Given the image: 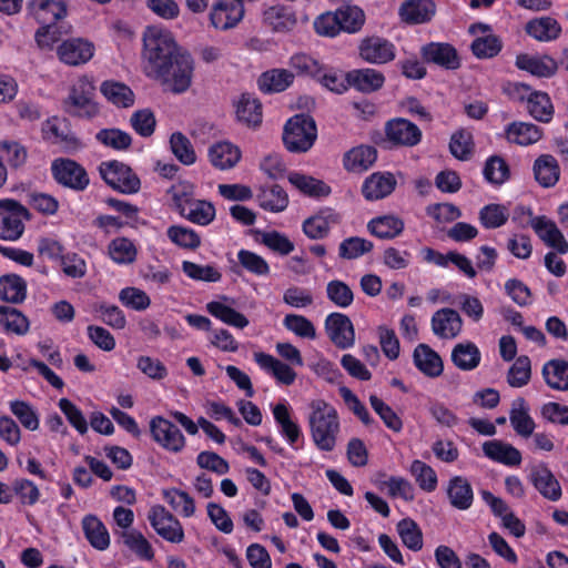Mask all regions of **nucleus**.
Listing matches in <instances>:
<instances>
[{
	"mask_svg": "<svg viewBox=\"0 0 568 568\" xmlns=\"http://www.w3.org/2000/svg\"><path fill=\"white\" fill-rule=\"evenodd\" d=\"M257 201L262 209L271 212H282L288 205L286 192L277 184L262 189L257 194Z\"/></svg>",
	"mask_w": 568,
	"mask_h": 568,
	"instance_id": "43",
	"label": "nucleus"
},
{
	"mask_svg": "<svg viewBox=\"0 0 568 568\" xmlns=\"http://www.w3.org/2000/svg\"><path fill=\"white\" fill-rule=\"evenodd\" d=\"M413 359L415 366L428 377H438L443 373L444 365L440 356L426 344L416 346Z\"/></svg>",
	"mask_w": 568,
	"mask_h": 568,
	"instance_id": "26",
	"label": "nucleus"
},
{
	"mask_svg": "<svg viewBox=\"0 0 568 568\" xmlns=\"http://www.w3.org/2000/svg\"><path fill=\"white\" fill-rule=\"evenodd\" d=\"M483 452L489 459L506 466H518L521 463L520 452L508 443L488 440L483 444Z\"/></svg>",
	"mask_w": 568,
	"mask_h": 568,
	"instance_id": "25",
	"label": "nucleus"
},
{
	"mask_svg": "<svg viewBox=\"0 0 568 568\" xmlns=\"http://www.w3.org/2000/svg\"><path fill=\"white\" fill-rule=\"evenodd\" d=\"M294 80V73H261L257 79L258 89L266 94L282 92Z\"/></svg>",
	"mask_w": 568,
	"mask_h": 568,
	"instance_id": "54",
	"label": "nucleus"
},
{
	"mask_svg": "<svg viewBox=\"0 0 568 568\" xmlns=\"http://www.w3.org/2000/svg\"><path fill=\"white\" fill-rule=\"evenodd\" d=\"M377 159V150L371 145H359L344 154L343 164L348 172L362 173L367 171Z\"/></svg>",
	"mask_w": 568,
	"mask_h": 568,
	"instance_id": "24",
	"label": "nucleus"
},
{
	"mask_svg": "<svg viewBox=\"0 0 568 568\" xmlns=\"http://www.w3.org/2000/svg\"><path fill=\"white\" fill-rule=\"evenodd\" d=\"M474 142L469 131L462 129L455 132L449 142L450 153L460 161H466L473 153Z\"/></svg>",
	"mask_w": 568,
	"mask_h": 568,
	"instance_id": "59",
	"label": "nucleus"
},
{
	"mask_svg": "<svg viewBox=\"0 0 568 568\" xmlns=\"http://www.w3.org/2000/svg\"><path fill=\"white\" fill-rule=\"evenodd\" d=\"M148 519L152 528L164 540L172 544H180L184 540L182 524L164 506L152 507L148 514Z\"/></svg>",
	"mask_w": 568,
	"mask_h": 568,
	"instance_id": "9",
	"label": "nucleus"
},
{
	"mask_svg": "<svg viewBox=\"0 0 568 568\" xmlns=\"http://www.w3.org/2000/svg\"><path fill=\"white\" fill-rule=\"evenodd\" d=\"M531 376V365L528 356H519L510 366L507 374V382L511 387H523L527 385Z\"/></svg>",
	"mask_w": 568,
	"mask_h": 568,
	"instance_id": "61",
	"label": "nucleus"
},
{
	"mask_svg": "<svg viewBox=\"0 0 568 568\" xmlns=\"http://www.w3.org/2000/svg\"><path fill=\"white\" fill-rule=\"evenodd\" d=\"M95 139L101 144L119 151L126 150L132 144L131 135L120 129H102L95 134Z\"/></svg>",
	"mask_w": 568,
	"mask_h": 568,
	"instance_id": "62",
	"label": "nucleus"
},
{
	"mask_svg": "<svg viewBox=\"0 0 568 568\" xmlns=\"http://www.w3.org/2000/svg\"><path fill=\"white\" fill-rule=\"evenodd\" d=\"M28 12L41 24H51L67 16V4L61 0H27Z\"/></svg>",
	"mask_w": 568,
	"mask_h": 568,
	"instance_id": "20",
	"label": "nucleus"
},
{
	"mask_svg": "<svg viewBox=\"0 0 568 568\" xmlns=\"http://www.w3.org/2000/svg\"><path fill=\"white\" fill-rule=\"evenodd\" d=\"M308 407V427L314 445L322 452H332L341 432L337 410L324 399H314Z\"/></svg>",
	"mask_w": 568,
	"mask_h": 568,
	"instance_id": "2",
	"label": "nucleus"
},
{
	"mask_svg": "<svg viewBox=\"0 0 568 568\" xmlns=\"http://www.w3.org/2000/svg\"><path fill=\"white\" fill-rule=\"evenodd\" d=\"M206 310L212 316L236 328H244L248 325V320L242 313L219 301L207 303Z\"/></svg>",
	"mask_w": 568,
	"mask_h": 568,
	"instance_id": "45",
	"label": "nucleus"
},
{
	"mask_svg": "<svg viewBox=\"0 0 568 568\" xmlns=\"http://www.w3.org/2000/svg\"><path fill=\"white\" fill-rule=\"evenodd\" d=\"M119 536L125 547L139 558L144 560H152L154 558V550L141 531L136 529L122 530L119 532Z\"/></svg>",
	"mask_w": 568,
	"mask_h": 568,
	"instance_id": "42",
	"label": "nucleus"
},
{
	"mask_svg": "<svg viewBox=\"0 0 568 568\" xmlns=\"http://www.w3.org/2000/svg\"><path fill=\"white\" fill-rule=\"evenodd\" d=\"M27 297V283L17 274L0 276V298L2 301L19 304Z\"/></svg>",
	"mask_w": 568,
	"mask_h": 568,
	"instance_id": "36",
	"label": "nucleus"
},
{
	"mask_svg": "<svg viewBox=\"0 0 568 568\" xmlns=\"http://www.w3.org/2000/svg\"><path fill=\"white\" fill-rule=\"evenodd\" d=\"M509 214L501 204H487L479 211V221L486 229H497L508 221Z\"/></svg>",
	"mask_w": 568,
	"mask_h": 568,
	"instance_id": "57",
	"label": "nucleus"
},
{
	"mask_svg": "<svg viewBox=\"0 0 568 568\" xmlns=\"http://www.w3.org/2000/svg\"><path fill=\"white\" fill-rule=\"evenodd\" d=\"M150 433L153 440L169 452L180 453L185 446V437L180 428L162 416L151 418Z\"/></svg>",
	"mask_w": 568,
	"mask_h": 568,
	"instance_id": "10",
	"label": "nucleus"
},
{
	"mask_svg": "<svg viewBox=\"0 0 568 568\" xmlns=\"http://www.w3.org/2000/svg\"><path fill=\"white\" fill-rule=\"evenodd\" d=\"M397 181L390 172H375L364 181L362 193L368 201L382 200L395 190Z\"/></svg>",
	"mask_w": 568,
	"mask_h": 568,
	"instance_id": "21",
	"label": "nucleus"
},
{
	"mask_svg": "<svg viewBox=\"0 0 568 568\" xmlns=\"http://www.w3.org/2000/svg\"><path fill=\"white\" fill-rule=\"evenodd\" d=\"M423 62L435 64L445 70L460 68V58L457 50L447 42H429L420 48Z\"/></svg>",
	"mask_w": 568,
	"mask_h": 568,
	"instance_id": "12",
	"label": "nucleus"
},
{
	"mask_svg": "<svg viewBox=\"0 0 568 568\" xmlns=\"http://www.w3.org/2000/svg\"><path fill=\"white\" fill-rule=\"evenodd\" d=\"M509 420L517 435L528 438L534 434L536 425L529 415V409L523 397H518L513 402Z\"/></svg>",
	"mask_w": 568,
	"mask_h": 568,
	"instance_id": "30",
	"label": "nucleus"
},
{
	"mask_svg": "<svg viewBox=\"0 0 568 568\" xmlns=\"http://www.w3.org/2000/svg\"><path fill=\"white\" fill-rule=\"evenodd\" d=\"M526 33L540 42H550L561 34V26L552 17H539L529 20L525 26Z\"/></svg>",
	"mask_w": 568,
	"mask_h": 568,
	"instance_id": "23",
	"label": "nucleus"
},
{
	"mask_svg": "<svg viewBox=\"0 0 568 568\" xmlns=\"http://www.w3.org/2000/svg\"><path fill=\"white\" fill-rule=\"evenodd\" d=\"M546 384L557 390H568V362L550 359L542 367Z\"/></svg>",
	"mask_w": 568,
	"mask_h": 568,
	"instance_id": "39",
	"label": "nucleus"
},
{
	"mask_svg": "<svg viewBox=\"0 0 568 568\" xmlns=\"http://www.w3.org/2000/svg\"><path fill=\"white\" fill-rule=\"evenodd\" d=\"M42 138L52 144H57L67 152L78 151L82 148L81 140L72 131L67 118L51 116L42 123Z\"/></svg>",
	"mask_w": 568,
	"mask_h": 568,
	"instance_id": "7",
	"label": "nucleus"
},
{
	"mask_svg": "<svg viewBox=\"0 0 568 568\" xmlns=\"http://www.w3.org/2000/svg\"><path fill=\"white\" fill-rule=\"evenodd\" d=\"M209 158L212 165L220 170L234 168L241 159V151L230 142H217L210 146Z\"/></svg>",
	"mask_w": 568,
	"mask_h": 568,
	"instance_id": "31",
	"label": "nucleus"
},
{
	"mask_svg": "<svg viewBox=\"0 0 568 568\" xmlns=\"http://www.w3.org/2000/svg\"><path fill=\"white\" fill-rule=\"evenodd\" d=\"M0 325L17 335H24L29 331L28 318L17 308L6 305H0Z\"/></svg>",
	"mask_w": 568,
	"mask_h": 568,
	"instance_id": "46",
	"label": "nucleus"
},
{
	"mask_svg": "<svg viewBox=\"0 0 568 568\" xmlns=\"http://www.w3.org/2000/svg\"><path fill=\"white\" fill-rule=\"evenodd\" d=\"M535 488L546 498L557 500L561 496L560 485L551 471L542 466L531 471Z\"/></svg>",
	"mask_w": 568,
	"mask_h": 568,
	"instance_id": "40",
	"label": "nucleus"
},
{
	"mask_svg": "<svg viewBox=\"0 0 568 568\" xmlns=\"http://www.w3.org/2000/svg\"><path fill=\"white\" fill-rule=\"evenodd\" d=\"M402 542L410 550L418 551L423 548V532L415 520L404 518L396 526Z\"/></svg>",
	"mask_w": 568,
	"mask_h": 568,
	"instance_id": "49",
	"label": "nucleus"
},
{
	"mask_svg": "<svg viewBox=\"0 0 568 568\" xmlns=\"http://www.w3.org/2000/svg\"><path fill=\"white\" fill-rule=\"evenodd\" d=\"M100 91L110 103L118 108H131L135 102L134 92L122 82L103 81Z\"/></svg>",
	"mask_w": 568,
	"mask_h": 568,
	"instance_id": "33",
	"label": "nucleus"
},
{
	"mask_svg": "<svg viewBox=\"0 0 568 568\" xmlns=\"http://www.w3.org/2000/svg\"><path fill=\"white\" fill-rule=\"evenodd\" d=\"M528 224L548 246L555 248L560 254L568 252V242L555 222L541 215L532 217Z\"/></svg>",
	"mask_w": 568,
	"mask_h": 568,
	"instance_id": "18",
	"label": "nucleus"
},
{
	"mask_svg": "<svg viewBox=\"0 0 568 568\" xmlns=\"http://www.w3.org/2000/svg\"><path fill=\"white\" fill-rule=\"evenodd\" d=\"M336 14L341 21V29L347 33L358 32L365 23V13L357 6H342L336 9Z\"/></svg>",
	"mask_w": 568,
	"mask_h": 568,
	"instance_id": "47",
	"label": "nucleus"
},
{
	"mask_svg": "<svg viewBox=\"0 0 568 568\" xmlns=\"http://www.w3.org/2000/svg\"><path fill=\"white\" fill-rule=\"evenodd\" d=\"M273 416L280 427V432L291 446L302 436L300 425L293 420L288 406L285 403H278L273 407Z\"/></svg>",
	"mask_w": 568,
	"mask_h": 568,
	"instance_id": "35",
	"label": "nucleus"
},
{
	"mask_svg": "<svg viewBox=\"0 0 568 568\" xmlns=\"http://www.w3.org/2000/svg\"><path fill=\"white\" fill-rule=\"evenodd\" d=\"M163 89L172 93H182L186 91L192 82L191 73H148Z\"/></svg>",
	"mask_w": 568,
	"mask_h": 568,
	"instance_id": "52",
	"label": "nucleus"
},
{
	"mask_svg": "<svg viewBox=\"0 0 568 568\" xmlns=\"http://www.w3.org/2000/svg\"><path fill=\"white\" fill-rule=\"evenodd\" d=\"M27 150L17 141L0 142V162H7L11 168L18 169L27 161Z\"/></svg>",
	"mask_w": 568,
	"mask_h": 568,
	"instance_id": "63",
	"label": "nucleus"
},
{
	"mask_svg": "<svg viewBox=\"0 0 568 568\" xmlns=\"http://www.w3.org/2000/svg\"><path fill=\"white\" fill-rule=\"evenodd\" d=\"M288 181L301 192L310 196H326L331 189L323 181L301 173H291Z\"/></svg>",
	"mask_w": 568,
	"mask_h": 568,
	"instance_id": "51",
	"label": "nucleus"
},
{
	"mask_svg": "<svg viewBox=\"0 0 568 568\" xmlns=\"http://www.w3.org/2000/svg\"><path fill=\"white\" fill-rule=\"evenodd\" d=\"M483 173L487 182L495 185L504 184L510 176L508 164L498 155H493L486 161Z\"/></svg>",
	"mask_w": 568,
	"mask_h": 568,
	"instance_id": "55",
	"label": "nucleus"
},
{
	"mask_svg": "<svg viewBox=\"0 0 568 568\" xmlns=\"http://www.w3.org/2000/svg\"><path fill=\"white\" fill-rule=\"evenodd\" d=\"M264 22L274 31H288L296 24L295 16L284 7H271L263 13Z\"/></svg>",
	"mask_w": 568,
	"mask_h": 568,
	"instance_id": "48",
	"label": "nucleus"
},
{
	"mask_svg": "<svg viewBox=\"0 0 568 568\" xmlns=\"http://www.w3.org/2000/svg\"><path fill=\"white\" fill-rule=\"evenodd\" d=\"M462 328L463 318L454 308H440L432 316V331L440 338H455L460 334Z\"/></svg>",
	"mask_w": 568,
	"mask_h": 568,
	"instance_id": "19",
	"label": "nucleus"
},
{
	"mask_svg": "<svg viewBox=\"0 0 568 568\" xmlns=\"http://www.w3.org/2000/svg\"><path fill=\"white\" fill-rule=\"evenodd\" d=\"M170 145L173 154L181 163L191 165L196 161L191 141L181 132H175L171 135Z\"/></svg>",
	"mask_w": 568,
	"mask_h": 568,
	"instance_id": "60",
	"label": "nucleus"
},
{
	"mask_svg": "<svg viewBox=\"0 0 568 568\" xmlns=\"http://www.w3.org/2000/svg\"><path fill=\"white\" fill-rule=\"evenodd\" d=\"M130 124L139 135L149 138L155 131L156 119L151 109H141L132 113Z\"/></svg>",
	"mask_w": 568,
	"mask_h": 568,
	"instance_id": "64",
	"label": "nucleus"
},
{
	"mask_svg": "<svg viewBox=\"0 0 568 568\" xmlns=\"http://www.w3.org/2000/svg\"><path fill=\"white\" fill-rule=\"evenodd\" d=\"M99 172L109 186L121 193L134 194L141 189L139 176L123 162L116 160L102 162Z\"/></svg>",
	"mask_w": 568,
	"mask_h": 568,
	"instance_id": "6",
	"label": "nucleus"
},
{
	"mask_svg": "<svg viewBox=\"0 0 568 568\" xmlns=\"http://www.w3.org/2000/svg\"><path fill=\"white\" fill-rule=\"evenodd\" d=\"M317 138L315 120L308 114H295L285 124L283 142L285 148L293 153L308 151Z\"/></svg>",
	"mask_w": 568,
	"mask_h": 568,
	"instance_id": "4",
	"label": "nucleus"
},
{
	"mask_svg": "<svg viewBox=\"0 0 568 568\" xmlns=\"http://www.w3.org/2000/svg\"><path fill=\"white\" fill-rule=\"evenodd\" d=\"M254 359L261 368L272 373L280 383L287 386L294 383L296 373L290 365L263 352L255 353Z\"/></svg>",
	"mask_w": 568,
	"mask_h": 568,
	"instance_id": "28",
	"label": "nucleus"
},
{
	"mask_svg": "<svg viewBox=\"0 0 568 568\" xmlns=\"http://www.w3.org/2000/svg\"><path fill=\"white\" fill-rule=\"evenodd\" d=\"M82 529L87 540L98 550H105L110 546V535L105 525L93 515L82 519Z\"/></svg>",
	"mask_w": 568,
	"mask_h": 568,
	"instance_id": "34",
	"label": "nucleus"
},
{
	"mask_svg": "<svg viewBox=\"0 0 568 568\" xmlns=\"http://www.w3.org/2000/svg\"><path fill=\"white\" fill-rule=\"evenodd\" d=\"M327 298L336 306L346 308L354 301V293L348 284L339 280L329 281L326 285Z\"/></svg>",
	"mask_w": 568,
	"mask_h": 568,
	"instance_id": "56",
	"label": "nucleus"
},
{
	"mask_svg": "<svg viewBox=\"0 0 568 568\" xmlns=\"http://www.w3.org/2000/svg\"><path fill=\"white\" fill-rule=\"evenodd\" d=\"M236 118L248 126H257L262 122V104L250 93H243L235 104Z\"/></svg>",
	"mask_w": 568,
	"mask_h": 568,
	"instance_id": "37",
	"label": "nucleus"
},
{
	"mask_svg": "<svg viewBox=\"0 0 568 568\" xmlns=\"http://www.w3.org/2000/svg\"><path fill=\"white\" fill-rule=\"evenodd\" d=\"M109 255L118 264H131L136 258V247L126 237H116L109 244Z\"/></svg>",
	"mask_w": 568,
	"mask_h": 568,
	"instance_id": "53",
	"label": "nucleus"
},
{
	"mask_svg": "<svg viewBox=\"0 0 568 568\" xmlns=\"http://www.w3.org/2000/svg\"><path fill=\"white\" fill-rule=\"evenodd\" d=\"M358 50L361 58L372 64H384L396 57L395 45L389 40L377 36L363 39Z\"/></svg>",
	"mask_w": 568,
	"mask_h": 568,
	"instance_id": "14",
	"label": "nucleus"
},
{
	"mask_svg": "<svg viewBox=\"0 0 568 568\" xmlns=\"http://www.w3.org/2000/svg\"><path fill=\"white\" fill-rule=\"evenodd\" d=\"M31 213L13 199L0 200V239L18 240L24 231L23 221L31 220Z\"/></svg>",
	"mask_w": 568,
	"mask_h": 568,
	"instance_id": "5",
	"label": "nucleus"
},
{
	"mask_svg": "<svg viewBox=\"0 0 568 568\" xmlns=\"http://www.w3.org/2000/svg\"><path fill=\"white\" fill-rule=\"evenodd\" d=\"M452 362L462 371L475 369L480 363V352L473 342L459 343L453 348Z\"/></svg>",
	"mask_w": 568,
	"mask_h": 568,
	"instance_id": "41",
	"label": "nucleus"
},
{
	"mask_svg": "<svg viewBox=\"0 0 568 568\" xmlns=\"http://www.w3.org/2000/svg\"><path fill=\"white\" fill-rule=\"evenodd\" d=\"M404 221L395 215H383L372 219L367 223V230L374 236L382 240H393L404 231Z\"/></svg>",
	"mask_w": 568,
	"mask_h": 568,
	"instance_id": "32",
	"label": "nucleus"
},
{
	"mask_svg": "<svg viewBox=\"0 0 568 568\" xmlns=\"http://www.w3.org/2000/svg\"><path fill=\"white\" fill-rule=\"evenodd\" d=\"M51 172L57 183L77 192L84 191L90 183L85 169L71 159H55Z\"/></svg>",
	"mask_w": 568,
	"mask_h": 568,
	"instance_id": "8",
	"label": "nucleus"
},
{
	"mask_svg": "<svg viewBox=\"0 0 568 568\" xmlns=\"http://www.w3.org/2000/svg\"><path fill=\"white\" fill-rule=\"evenodd\" d=\"M542 136V130L532 123L513 122L506 129V138L509 142L519 145H529L538 142Z\"/></svg>",
	"mask_w": 568,
	"mask_h": 568,
	"instance_id": "38",
	"label": "nucleus"
},
{
	"mask_svg": "<svg viewBox=\"0 0 568 568\" xmlns=\"http://www.w3.org/2000/svg\"><path fill=\"white\" fill-rule=\"evenodd\" d=\"M373 248V242L359 236H351L339 243L338 256L343 260H356L371 253Z\"/></svg>",
	"mask_w": 568,
	"mask_h": 568,
	"instance_id": "50",
	"label": "nucleus"
},
{
	"mask_svg": "<svg viewBox=\"0 0 568 568\" xmlns=\"http://www.w3.org/2000/svg\"><path fill=\"white\" fill-rule=\"evenodd\" d=\"M244 16V6L233 0H220L212 7L210 20L214 28L229 30L234 28Z\"/></svg>",
	"mask_w": 568,
	"mask_h": 568,
	"instance_id": "16",
	"label": "nucleus"
},
{
	"mask_svg": "<svg viewBox=\"0 0 568 568\" xmlns=\"http://www.w3.org/2000/svg\"><path fill=\"white\" fill-rule=\"evenodd\" d=\"M410 474L414 476L420 489L430 493L437 487V475L435 470L422 460H414L410 465Z\"/></svg>",
	"mask_w": 568,
	"mask_h": 568,
	"instance_id": "58",
	"label": "nucleus"
},
{
	"mask_svg": "<svg viewBox=\"0 0 568 568\" xmlns=\"http://www.w3.org/2000/svg\"><path fill=\"white\" fill-rule=\"evenodd\" d=\"M536 181L542 187L554 186L560 176V168L555 156L550 154H541L538 156L532 166Z\"/></svg>",
	"mask_w": 568,
	"mask_h": 568,
	"instance_id": "29",
	"label": "nucleus"
},
{
	"mask_svg": "<svg viewBox=\"0 0 568 568\" xmlns=\"http://www.w3.org/2000/svg\"><path fill=\"white\" fill-rule=\"evenodd\" d=\"M435 9L432 0H407L400 6L399 16L406 23L420 24L432 20Z\"/></svg>",
	"mask_w": 568,
	"mask_h": 568,
	"instance_id": "22",
	"label": "nucleus"
},
{
	"mask_svg": "<svg viewBox=\"0 0 568 568\" xmlns=\"http://www.w3.org/2000/svg\"><path fill=\"white\" fill-rule=\"evenodd\" d=\"M527 110L529 114L537 121L548 123L554 115V105L549 95L541 91H536L530 94L527 102Z\"/></svg>",
	"mask_w": 568,
	"mask_h": 568,
	"instance_id": "44",
	"label": "nucleus"
},
{
	"mask_svg": "<svg viewBox=\"0 0 568 568\" xmlns=\"http://www.w3.org/2000/svg\"><path fill=\"white\" fill-rule=\"evenodd\" d=\"M447 496L450 505L459 510H467L471 507L474 491L470 483L463 476H455L449 479Z\"/></svg>",
	"mask_w": 568,
	"mask_h": 568,
	"instance_id": "27",
	"label": "nucleus"
},
{
	"mask_svg": "<svg viewBox=\"0 0 568 568\" xmlns=\"http://www.w3.org/2000/svg\"><path fill=\"white\" fill-rule=\"evenodd\" d=\"M143 58L155 71H193L190 51L180 45L173 33L162 26H148L142 36Z\"/></svg>",
	"mask_w": 568,
	"mask_h": 568,
	"instance_id": "1",
	"label": "nucleus"
},
{
	"mask_svg": "<svg viewBox=\"0 0 568 568\" xmlns=\"http://www.w3.org/2000/svg\"><path fill=\"white\" fill-rule=\"evenodd\" d=\"M325 329L331 342L341 349L355 343V329L351 318L342 313H332L325 320Z\"/></svg>",
	"mask_w": 568,
	"mask_h": 568,
	"instance_id": "13",
	"label": "nucleus"
},
{
	"mask_svg": "<svg viewBox=\"0 0 568 568\" xmlns=\"http://www.w3.org/2000/svg\"><path fill=\"white\" fill-rule=\"evenodd\" d=\"M173 200L179 213L193 223L207 225L215 217V209L207 201L189 199L185 193H175Z\"/></svg>",
	"mask_w": 568,
	"mask_h": 568,
	"instance_id": "11",
	"label": "nucleus"
},
{
	"mask_svg": "<svg viewBox=\"0 0 568 568\" xmlns=\"http://www.w3.org/2000/svg\"><path fill=\"white\" fill-rule=\"evenodd\" d=\"M387 139L397 145L414 146L422 140V131L413 122L397 118L388 121L385 125Z\"/></svg>",
	"mask_w": 568,
	"mask_h": 568,
	"instance_id": "17",
	"label": "nucleus"
},
{
	"mask_svg": "<svg viewBox=\"0 0 568 568\" xmlns=\"http://www.w3.org/2000/svg\"><path fill=\"white\" fill-rule=\"evenodd\" d=\"M95 87L93 80L83 75L70 88L62 101V110L70 116L92 121L101 113L100 104L94 101Z\"/></svg>",
	"mask_w": 568,
	"mask_h": 568,
	"instance_id": "3",
	"label": "nucleus"
},
{
	"mask_svg": "<svg viewBox=\"0 0 568 568\" xmlns=\"http://www.w3.org/2000/svg\"><path fill=\"white\" fill-rule=\"evenodd\" d=\"M94 44L82 38H72L63 41L58 48L62 62L71 67H79L90 61L94 54Z\"/></svg>",
	"mask_w": 568,
	"mask_h": 568,
	"instance_id": "15",
	"label": "nucleus"
}]
</instances>
